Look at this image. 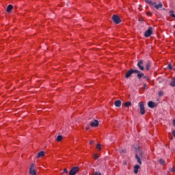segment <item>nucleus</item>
Instances as JSON below:
<instances>
[{"instance_id": "nucleus-4", "label": "nucleus", "mask_w": 175, "mask_h": 175, "mask_svg": "<svg viewBox=\"0 0 175 175\" xmlns=\"http://www.w3.org/2000/svg\"><path fill=\"white\" fill-rule=\"evenodd\" d=\"M152 34V27H149L148 29L145 31L144 36L146 38H150Z\"/></svg>"}, {"instance_id": "nucleus-16", "label": "nucleus", "mask_w": 175, "mask_h": 175, "mask_svg": "<svg viewBox=\"0 0 175 175\" xmlns=\"http://www.w3.org/2000/svg\"><path fill=\"white\" fill-rule=\"evenodd\" d=\"M139 169H140V166L139 165H137L134 167V173L136 174L137 172H139Z\"/></svg>"}, {"instance_id": "nucleus-24", "label": "nucleus", "mask_w": 175, "mask_h": 175, "mask_svg": "<svg viewBox=\"0 0 175 175\" xmlns=\"http://www.w3.org/2000/svg\"><path fill=\"white\" fill-rule=\"evenodd\" d=\"M96 149H97L98 150H101V145H100V144H98L96 145Z\"/></svg>"}, {"instance_id": "nucleus-10", "label": "nucleus", "mask_w": 175, "mask_h": 175, "mask_svg": "<svg viewBox=\"0 0 175 175\" xmlns=\"http://www.w3.org/2000/svg\"><path fill=\"white\" fill-rule=\"evenodd\" d=\"M13 8H14L13 5H12V4L8 5L6 8V12L8 13H10L12 12V10H13Z\"/></svg>"}, {"instance_id": "nucleus-28", "label": "nucleus", "mask_w": 175, "mask_h": 175, "mask_svg": "<svg viewBox=\"0 0 175 175\" xmlns=\"http://www.w3.org/2000/svg\"><path fill=\"white\" fill-rule=\"evenodd\" d=\"M163 96V91H159V96Z\"/></svg>"}, {"instance_id": "nucleus-17", "label": "nucleus", "mask_w": 175, "mask_h": 175, "mask_svg": "<svg viewBox=\"0 0 175 175\" xmlns=\"http://www.w3.org/2000/svg\"><path fill=\"white\" fill-rule=\"evenodd\" d=\"M154 8H155L157 10H159L160 8H163V4H162V3H159V4L154 5Z\"/></svg>"}, {"instance_id": "nucleus-6", "label": "nucleus", "mask_w": 175, "mask_h": 175, "mask_svg": "<svg viewBox=\"0 0 175 175\" xmlns=\"http://www.w3.org/2000/svg\"><path fill=\"white\" fill-rule=\"evenodd\" d=\"M29 174L31 175H37L36 170L34 169V165L31 164L29 167Z\"/></svg>"}, {"instance_id": "nucleus-1", "label": "nucleus", "mask_w": 175, "mask_h": 175, "mask_svg": "<svg viewBox=\"0 0 175 175\" xmlns=\"http://www.w3.org/2000/svg\"><path fill=\"white\" fill-rule=\"evenodd\" d=\"M133 74H137V77L139 80L142 79V78L144 76V73L142 72L137 69H130L127 71L124 77L126 79H129L131 77H132V75Z\"/></svg>"}, {"instance_id": "nucleus-31", "label": "nucleus", "mask_w": 175, "mask_h": 175, "mask_svg": "<svg viewBox=\"0 0 175 175\" xmlns=\"http://www.w3.org/2000/svg\"><path fill=\"white\" fill-rule=\"evenodd\" d=\"M93 175H102L100 172H96Z\"/></svg>"}, {"instance_id": "nucleus-20", "label": "nucleus", "mask_w": 175, "mask_h": 175, "mask_svg": "<svg viewBox=\"0 0 175 175\" xmlns=\"http://www.w3.org/2000/svg\"><path fill=\"white\" fill-rule=\"evenodd\" d=\"M124 105L126 107H129L132 106V103H131V101H126V103H124Z\"/></svg>"}, {"instance_id": "nucleus-29", "label": "nucleus", "mask_w": 175, "mask_h": 175, "mask_svg": "<svg viewBox=\"0 0 175 175\" xmlns=\"http://www.w3.org/2000/svg\"><path fill=\"white\" fill-rule=\"evenodd\" d=\"M126 153V150H120V154H125Z\"/></svg>"}, {"instance_id": "nucleus-8", "label": "nucleus", "mask_w": 175, "mask_h": 175, "mask_svg": "<svg viewBox=\"0 0 175 175\" xmlns=\"http://www.w3.org/2000/svg\"><path fill=\"white\" fill-rule=\"evenodd\" d=\"M148 107L150 109H154L155 107H157V104H155L154 101H148Z\"/></svg>"}, {"instance_id": "nucleus-26", "label": "nucleus", "mask_w": 175, "mask_h": 175, "mask_svg": "<svg viewBox=\"0 0 175 175\" xmlns=\"http://www.w3.org/2000/svg\"><path fill=\"white\" fill-rule=\"evenodd\" d=\"M167 68H169V70H172L173 67L171 65V64H169L168 66H167Z\"/></svg>"}, {"instance_id": "nucleus-9", "label": "nucleus", "mask_w": 175, "mask_h": 175, "mask_svg": "<svg viewBox=\"0 0 175 175\" xmlns=\"http://www.w3.org/2000/svg\"><path fill=\"white\" fill-rule=\"evenodd\" d=\"M99 126V122L98 120H94L93 122H91L90 126L92 127H98Z\"/></svg>"}, {"instance_id": "nucleus-19", "label": "nucleus", "mask_w": 175, "mask_h": 175, "mask_svg": "<svg viewBox=\"0 0 175 175\" xmlns=\"http://www.w3.org/2000/svg\"><path fill=\"white\" fill-rule=\"evenodd\" d=\"M140 158H142V157H139L137 154L135 155V159H137V163L139 165H142V159Z\"/></svg>"}, {"instance_id": "nucleus-35", "label": "nucleus", "mask_w": 175, "mask_h": 175, "mask_svg": "<svg viewBox=\"0 0 175 175\" xmlns=\"http://www.w3.org/2000/svg\"><path fill=\"white\" fill-rule=\"evenodd\" d=\"M172 135H173V136L175 137V130H174V131H172Z\"/></svg>"}, {"instance_id": "nucleus-25", "label": "nucleus", "mask_w": 175, "mask_h": 175, "mask_svg": "<svg viewBox=\"0 0 175 175\" xmlns=\"http://www.w3.org/2000/svg\"><path fill=\"white\" fill-rule=\"evenodd\" d=\"M170 16L172 17V18H175V14H174V11H170Z\"/></svg>"}, {"instance_id": "nucleus-21", "label": "nucleus", "mask_w": 175, "mask_h": 175, "mask_svg": "<svg viewBox=\"0 0 175 175\" xmlns=\"http://www.w3.org/2000/svg\"><path fill=\"white\" fill-rule=\"evenodd\" d=\"M63 135H57V138H56V141L57 142H62L63 139Z\"/></svg>"}, {"instance_id": "nucleus-23", "label": "nucleus", "mask_w": 175, "mask_h": 175, "mask_svg": "<svg viewBox=\"0 0 175 175\" xmlns=\"http://www.w3.org/2000/svg\"><path fill=\"white\" fill-rule=\"evenodd\" d=\"M159 163L161 165H165V161L163 159H159Z\"/></svg>"}, {"instance_id": "nucleus-38", "label": "nucleus", "mask_w": 175, "mask_h": 175, "mask_svg": "<svg viewBox=\"0 0 175 175\" xmlns=\"http://www.w3.org/2000/svg\"><path fill=\"white\" fill-rule=\"evenodd\" d=\"M144 88H146V86H147V84H146V83H144Z\"/></svg>"}, {"instance_id": "nucleus-15", "label": "nucleus", "mask_w": 175, "mask_h": 175, "mask_svg": "<svg viewBox=\"0 0 175 175\" xmlns=\"http://www.w3.org/2000/svg\"><path fill=\"white\" fill-rule=\"evenodd\" d=\"M171 87H175V77L172 78V81L170 83Z\"/></svg>"}, {"instance_id": "nucleus-34", "label": "nucleus", "mask_w": 175, "mask_h": 175, "mask_svg": "<svg viewBox=\"0 0 175 175\" xmlns=\"http://www.w3.org/2000/svg\"><path fill=\"white\" fill-rule=\"evenodd\" d=\"M85 130H86V131H89V130H90V126H88L87 127H85Z\"/></svg>"}, {"instance_id": "nucleus-5", "label": "nucleus", "mask_w": 175, "mask_h": 175, "mask_svg": "<svg viewBox=\"0 0 175 175\" xmlns=\"http://www.w3.org/2000/svg\"><path fill=\"white\" fill-rule=\"evenodd\" d=\"M79 170H80L79 167H74L70 171L69 175H76L77 172L79 171Z\"/></svg>"}, {"instance_id": "nucleus-14", "label": "nucleus", "mask_w": 175, "mask_h": 175, "mask_svg": "<svg viewBox=\"0 0 175 175\" xmlns=\"http://www.w3.org/2000/svg\"><path fill=\"white\" fill-rule=\"evenodd\" d=\"M150 67H151V61L148 60L147 62V64H146V70H149Z\"/></svg>"}, {"instance_id": "nucleus-22", "label": "nucleus", "mask_w": 175, "mask_h": 175, "mask_svg": "<svg viewBox=\"0 0 175 175\" xmlns=\"http://www.w3.org/2000/svg\"><path fill=\"white\" fill-rule=\"evenodd\" d=\"M144 79H145L146 81H150V77H148V76H143L142 77Z\"/></svg>"}, {"instance_id": "nucleus-3", "label": "nucleus", "mask_w": 175, "mask_h": 175, "mask_svg": "<svg viewBox=\"0 0 175 175\" xmlns=\"http://www.w3.org/2000/svg\"><path fill=\"white\" fill-rule=\"evenodd\" d=\"M112 21L116 25L121 23V18L117 14H113L112 16Z\"/></svg>"}, {"instance_id": "nucleus-30", "label": "nucleus", "mask_w": 175, "mask_h": 175, "mask_svg": "<svg viewBox=\"0 0 175 175\" xmlns=\"http://www.w3.org/2000/svg\"><path fill=\"white\" fill-rule=\"evenodd\" d=\"M68 170L67 169H64V172L62 174H68Z\"/></svg>"}, {"instance_id": "nucleus-37", "label": "nucleus", "mask_w": 175, "mask_h": 175, "mask_svg": "<svg viewBox=\"0 0 175 175\" xmlns=\"http://www.w3.org/2000/svg\"><path fill=\"white\" fill-rule=\"evenodd\" d=\"M173 124H174V126H175V120H173Z\"/></svg>"}, {"instance_id": "nucleus-2", "label": "nucleus", "mask_w": 175, "mask_h": 175, "mask_svg": "<svg viewBox=\"0 0 175 175\" xmlns=\"http://www.w3.org/2000/svg\"><path fill=\"white\" fill-rule=\"evenodd\" d=\"M138 106L139 107L141 115L146 114V108L144 107V103H142V101H140V103H139L138 104Z\"/></svg>"}, {"instance_id": "nucleus-13", "label": "nucleus", "mask_w": 175, "mask_h": 175, "mask_svg": "<svg viewBox=\"0 0 175 175\" xmlns=\"http://www.w3.org/2000/svg\"><path fill=\"white\" fill-rule=\"evenodd\" d=\"M121 100H116V101H115L114 103V105L116 107H121Z\"/></svg>"}, {"instance_id": "nucleus-36", "label": "nucleus", "mask_w": 175, "mask_h": 175, "mask_svg": "<svg viewBox=\"0 0 175 175\" xmlns=\"http://www.w3.org/2000/svg\"><path fill=\"white\" fill-rule=\"evenodd\" d=\"M94 142V141H90V145H92L93 143Z\"/></svg>"}, {"instance_id": "nucleus-33", "label": "nucleus", "mask_w": 175, "mask_h": 175, "mask_svg": "<svg viewBox=\"0 0 175 175\" xmlns=\"http://www.w3.org/2000/svg\"><path fill=\"white\" fill-rule=\"evenodd\" d=\"M147 15L149 16H151V12H148Z\"/></svg>"}, {"instance_id": "nucleus-11", "label": "nucleus", "mask_w": 175, "mask_h": 175, "mask_svg": "<svg viewBox=\"0 0 175 175\" xmlns=\"http://www.w3.org/2000/svg\"><path fill=\"white\" fill-rule=\"evenodd\" d=\"M146 3L150 5V6L157 5V2H152L151 0H146Z\"/></svg>"}, {"instance_id": "nucleus-18", "label": "nucleus", "mask_w": 175, "mask_h": 175, "mask_svg": "<svg viewBox=\"0 0 175 175\" xmlns=\"http://www.w3.org/2000/svg\"><path fill=\"white\" fill-rule=\"evenodd\" d=\"M44 155H45V152H44V151H41V152H40L38 154V155H37V159H39V158H40V157L44 156Z\"/></svg>"}, {"instance_id": "nucleus-27", "label": "nucleus", "mask_w": 175, "mask_h": 175, "mask_svg": "<svg viewBox=\"0 0 175 175\" xmlns=\"http://www.w3.org/2000/svg\"><path fill=\"white\" fill-rule=\"evenodd\" d=\"M175 172V167H173L172 169H170L168 172Z\"/></svg>"}, {"instance_id": "nucleus-12", "label": "nucleus", "mask_w": 175, "mask_h": 175, "mask_svg": "<svg viewBox=\"0 0 175 175\" xmlns=\"http://www.w3.org/2000/svg\"><path fill=\"white\" fill-rule=\"evenodd\" d=\"M135 155H137L139 157L143 158V152H142V150H140V149H137Z\"/></svg>"}, {"instance_id": "nucleus-7", "label": "nucleus", "mask_w": 175, "mask_h": 175, "mask_svg": "<svg viewBox=\"0 0 175 175\" xmlns=\"http://www.w3.org/2000/svg\"><path fill=\"white\" fill-rule=\"evenodd\" d=\"M144 62L143 61V59H140L139 62L137 64V66L142 71L144 70V66H143Z\"/></svg>"}, {"instance_id": "nucleus-32", "label": "nucleus", "mask_w": 175, "mask_h": 175, "mask_svg": "<svg viewBox=\"0 0 175 175\" xmlns=\"http://www.w3.org/2000/svg\"><path fill=\"white\" fill-rule=\"evenodd\" d=\"M94 159H98L99 157H98V155L94 154Z\"/></svg>"}]
</instances>
